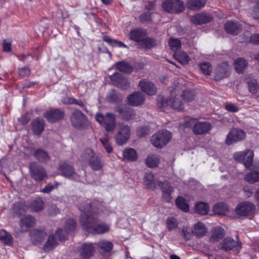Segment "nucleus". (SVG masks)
I'll return each mask as SVG.
<instances>
[{"label":"nucleus","instance_id":"obj_1","mask_svg":"<svg viewBox=\"0 0 259 259\" xmlns=\"http://www.w3.org/2000/svg\"><path fill=\"white\" fill-rule=\"evenodd\" d=\"M101 207L102 204L96 201L84 200L79 204L78 208L82 212L79 220L83 229L93 234H103L109 231L107 225L98 224L99 210Z\"/></svg>","mask_w":259,"mask_h":259},{"label":"nucleus","instance_id":"obj_2","mask_svg":"<svg viewBox=\"0 0 259 259\" xmlns=\"http://www.w3.org/2000/svg\"><path fill=\"white\" fill-rule=\"evenodd\" d=\"M97 121L104 127L107 132H113L116 127V118L115 115L107 112L105 115L101 113H97L95 116Z\"/></svg>","mask_w":259,"mask_h":259},{"label":"nucleus","instance_id":"obj_3","mask_svg":"<svg viewBox=\"0 0 259 259\" xmlns=\"http://www.w3.org/2000/svg\"><path fill=\"white\" fill-rule=\"evenodd\" d=\"M157 105L158 107L164 112H165L169 108L180 111L184 107V104L177 98H160Z\"/></svg>","mask_w":259,"mask_h":259},{"label":"nucleus","instance_id":"obj_4","mask_svg":"<svg viewBox=\"0 0 259 259\" xmlns=\"http://www.w3.org/2000/svg\"><path fill=\"white\" fill-rule=\"evenodd\" d=\"M171 135L167 130H162L153 135L151 139L152 144L156 148H162L170 140Z\"/></svg>","mask_w":259,"mask_h":259},{"label":"nucleus","instance_id":"obj_5","mask_svg":"<svg viewBox=\"0 0 259 259\" xmlns=\"http://www.w3.org/2000/svg\"><path fill=\"white\" fill-rule=\"evenodd\" d=\"M29 170L31 178L35 182H41L48 178V174L44 167L36 162L30 163Z\"/></svg>","mask_w":259,"mask_h":259},{"label":"nucleus","instance_id":"obj_6","mask_svg":"<svg viewBox=\"0 0 259 259\" xmlns=\"http://www.w3.org/2000/svg\"><path fill=\"white\" fill-rule=\"evenodd\" d=\"M70 120L73 126L77 129H85L89 125L87 116L79 110L74 111L71 113Z\"/></svg>","mask_w":259,"mask_h":259},{"label":"nucleus","instance_id":"obj_7","mask_svg":"<svg viewBox=\"0 0 259 259\" xmlns=\"http://www.w3.org/2000/svg\"><path fill=\"white\" fill-rule=\"evenodd\" d=\"M164 11L171 13H178L184 10L183 3L180 0H165L162 5Z\"/></svg>","mask_w":259,"mask_h":259},{"label":"nucleus","instance_id":"obj_8","mask_svg":"<svg viewBox=\"0 0 259 259\" xmlns=\"http://www.w3.org/2000/svg\"><path fill=\"white\" fill-rule=\"evenodd\" d=\"M253 155V152L250 149H248L245 151L234 153L233 157L236 161L243 163L245 167H249L252 163Z\"/></svg>","mask_w":259,"mask_h":259},{"label":"nucleus","instance_id":"obj_9","mask_svg":"<svg viewBox=\"0 0 259 259\" xmlns=\"http://www.w3.org/2000/svg\"><path fill=\"white\" fill-rule=\"evenodd\" d=\"M114 111L118 114L121 119L130 121L136 119V111L132 108L125 106H117Z\"/></svg>","mask_w":259,"mask_h":259},{"label":"nucleus","instance_id":"obj_10","mask_svg":"<svg viewBox=\"0 0 259 259\" xmlns=\"http://www.w3.org/2000/svg\"><path fill=\"white\" fill-rule=\"evenodd\" d=\"M255 210V206L250 202H244L237 205L235 213L240 217H246L252 214Z\"/></svg>","mask_w":259,"mask_h":259},{"label":"nucleus","instance_id":"obj_11","mask_svg":"<svg viewBox=\"0 0 259 259\" xmlns=\"http://www.w3.org/2000/svg\"><path fill=\"white\" fill-rule=\"evenodd\" d=\"M246 134L242 130L237 128H232L227 135L226 143L229 145L244 139Z\"/></svg>","mask_w":259,"mask_h":259},{"label":"nucleus","instance_id":"obj_12","mask_svg":"<svg viewBox=\"0 0 259 259\" xmlns=\"http://www.w3.org/2000/svg\"><path fill=\"white\" fill-rule=\"evenodd\" d=\"M64 115V111L60 109H51L44 114V117L50 122H56L62 119Z\"/></svg>","mask_w":259,"mask_h":259},{"label":"nucleus","instance_id":"obj_13","mask_svg":"<svg viewBox=\"0 0 259 259\" xmlns=\"http://www.w3.org/2000/svg\"><path fill=\"white\" fill-rule=\"evenodd\" d=\"M158 186L162 192V198L166 202H170L172 199L171 193L174 191V188L167 181L158 182Z\"/></svg>","mask_w":259,"mask_h":259},{"label":"nucleus","instance_id":"obj_14","mask_svg":"<svg viewBox=\"0 0 259 259\" xmlns=\"http://www.w3.org/2000/svg\"><path fill=\"white\" fill-rule=\"evenodd\" d=\"M234 248L239 250L241 248V243L239 241L236 242L230 237H226L220 243V248L223 250L228 251Z\"/></svg>","mask_w":259,"mask_h":259},{"label":"nucleus","instance_id":"obj_15","mask_svg":"<svg viewBox=\"0 0 259 259\" xmlns=\"http://www.w3.org/2000/svg\"><path fill=\"white\" fill-rule=\"evenodd\" d=\"M130 135V127L126 125H121L115 137L116 143L118 145L124 144L128 139Z\"/></svg>","mask_w":259,"mask_h":259},{"label":"nucleus","instance_id":"obj_16","mask_svg":"<svg viewBox=\"0 0 259 259\" xmlns=\"http://www.w3.org/2000/svg\"><path fill=\"white\" fill-rule=\"evenodd\" d=\"M113 83L118 88L126 89L129 87V82L126 78L118 72H115L109 77Z\"/></svg>","mask_w":259,"mask_h":259},{"label":"nucleus","instance_id":"obj_17","mask_svg":"<svg viewBox=\"0 0 259 259\" xmlns=\"http://www.w3.org/2000/svg\"><path fill=\"white\" fill-rule=\"evenodd\" d=\"M230 67L227 63H223L218 66L215 71L214 79L219 81L229 75Z\"/></svg>","mask_w":259,"mask_h":259},{"label":"nucleus","instance_id":"obj_18","mask_svg":"<svg viewBox=\"0 0 259 259\" xmlns=\"http://www.w3.org/2000/svg\"><path fill=\"white\" fill-rule=\"evenodd\" d=\"M98 250L100 253L103 256L108 257L111 254L113 248V244L106 240H101L97 244Z\"/></svg>","mask_w":259,"mask_h":259},{"label":"nucleus","instance_id":"obj_19","mask_svg":"<svg viewBox=\"0 0 259 259\" xmlns=\"http://www.w3.org/2000/svg\"><path fill=\"white\" fill-rule=\"evenodd\" d=\"M31 130L35 135L39 136L45 127V121L42 118L36 117L31 122Z\"/></svg>","mask_w":259,"mask_h":259},{"label":"nucleus","instance_id":"obj_20","mask_svg":"<svg viewBox=\"0 0 259 259\" xmlns=\"http://www.w3.org/2000/svg\"><path fill=\"white\" fill-rule=\"evenodd\" d=\"M47 235L46 232L43 230H32L30 232V240L32 244L36 245L42 242Z\"/></svg>","mask_w":259,"mask_h":259},{"label":"nucleus","instance_id":"obj_21","mask_svg":"<svg viewBox=\"0 0 259 259\" xmlns=\"http://www.w3.org/2000/svg\"><path fill=\"white\" fill-rule=\"evenodd\" d=\"M139 85L140 89L148 95H154L157 92V89L154 84L145 79L140 80Z\"/></svg>","mask_w":259,"mask_h":259},{"label":"nucleus","instance_id":"obj_22","mask_svg":"<svg viewBox=\"0 0 259 259\" xmlns=\"http://www.w3.org/2000/svg\"><path fill=\"white\" fill-rule=\"evenodd\" d=\"M35 223V219L31 215L23 217L20 221L21 232H27L29 228L33 227Z\"/></svg>","mask_w":259,"mask_h":259},{"label":"nucleus","instance_id":"obj_23","mask_svg":"<svg viewBox=\"0 0 259 259\" xmlns=\"http://www.w3.org/2000/svg\"><path fill=\"white\" fill-rule=\"evenodd\" d=\"M128 104L133 106H138L143 104L145 99L141 92H135L127 98Z\"/></svg>","mask_w":259,"mask_h":259},{"label":"nucleus","instance_id":"obj_24","mask_svg":"<svg viewBox=\"0 0 259 259\" xmlns=\"http://www.w3.org/2000/svg\"><path fill=\"white\" fill-rule=\"evenodd\" d=\"M211 128V125L208 122H198L193 126V131L196 135L207 133Z\"/></svg>","mask_w":259,"mask_h":259},{"label":"nucleus","instance_id":"obj_25","mask_svg":"<svg viewBox=\"0 0 259 259\" xmlns=\"http://www.w3.org/2000/svg\"><path fill=\"white\" fill-rule=\"evenodd\" d=\"M225 29L228 33L236 35L241 30L242 27L238 22L231 21L225 24Z\"/></svg>","mask_w":259,"mask_h":259},{"label":"nucleus","instance_id":"obj_26","mask_svg":"<svg viewBox=\"0 0 259 259\" xmlns=\"http://www.w3.org/2000/svg\"><path fill=\"white\" fill-rule=\"evenodd\" d=\"M95 247L91 243L83 244L80 249V254L84 259L89 258L93 255Z\"/></svg>","mask_w":259,"mask_h":259},{"label":"nucleus","instance_id":"obj_27","mask_svg":"<svg viewBox=\"0 0 259 259\" xmlns=\"http://www.w3.org/2000/svg\"><path fill=\"white\" fill-rule=\"evenodd\" d=\"M59 170L61 175L70 178L75 175V172L73 167L66 163L61 164L59 167Z\"/></svg>","mask_w":259,"mask_h":259},{"label":"nucleus","instance_id":"obj_28","mask_svg":"<svg viewBox=\"0 0 259 259\" xmlns=\"http://www.w3.org/2000/svg\"><path fill=\"white\" fill-rule=\"evenodd\" d=\"M130 38L136 41H142L146 37L145 31L139 28H137L131 31L129 34Z\"/></svg>","mask_w":259,"mask_h":259},{"label":"nucleus","instance_id":"obj_29","mask_svg":"<svg viewBox=\"0 0 259 259\" xmlns=\"http://www.w3.org/2000/svg\"><path fill=\"white\" fill-rule=\"evenodd\" d=\"M211 17L203 14L194 15L191 17V21L195 24L200 25L210 22Z\"/></svg>","mask_w":259,"mask_h":259},{"label":"nucleus","instance_id":"obj_30","mask_svg":"<svg viewBox=\"0 0 259 259\" xmlns=\"http://www.w3.org/2000/svg\"><path fill=\"white\" fill-rule=\"evenodd\" d=\"M225 235V232L222 228L220 227H215L211 231L210 241L211 242L218 241L220 239L223 238Z\"/></svg>","mask_w":259,"mask_h":259},{"label":"nucleus","instance_id":"obj_31","mask_svg":"<svg viewBox=\"0 0 259 259\" xmlns=\"http://www.w3.org/2000/svg\"><path fill=\"white\" fill-rule=\"evenodd\" d=\"M33 156L36 159L41 163H47L50 160V157L47 152L42 149L35 150Z\"/></svg>","mask_w":259,"mask_h":259},{"label":"nucleus","instance_id":"obj_32","mask_svg":"<svg viewBox=\"0 0 259 259\" xmlns=\"http://www.w3.org/2000/svg\"><path fill=\"white\" fill-rule=\"evenodd\" d=\"M192 233L197 237H201L205 235L206 232V229L205 225L199 222L195 224L192 230Z\"/></svg>","mask_w":259,"mask_h":259},{"label":"nucleus","instance_id":"obj_33","mask_svg":"<svg viewBox=\"0 0 259 259\" xmlns=\"http://www.w3.org/2000/svg\"><path fill=\"white\" fill-rule=\"evenodd\" d=\"M206 0H188L187 7L191 10H197L203 8Z\"/></svg>","mask_w":259,"mask_h":259},{"label":"nucleus","instance_id":"obj_34","mask_svg":"<svg viewBox=\"0 0 259 259\" xmlns=\"http://www.w3.org/2000/svg\"><path fill=\"white\" fill-rule=\"evenodd\" d=\"M44 206V202L40 198H37L32 201L29 204V207L31 211L38 212L41 211Z\"/></svg>","mask_w":259,"mask_h":259},{"label":"nucleus","instance_id":"obj_35","mask_svg":"<svg viewBox=\"0 0 259 259\" xmlns=\"http://www.w3.org/2000/svg\"><path fill=\"white\" fill-rule=\"evenodd\" d=\"M115 66L117 70L126 73H130L133 70V67L124 61L117 62Z\"/></svg>","mask_w":259,"mask_h":259},{"label":"nucleus","instance_id":"obj_36","mask_svg":"<svg viewBox=\"0 0 259 259\" xmlns=\"http://www.w3.org/2000/svg\"><path fill=\"white\" fill-rule=\"evenodd\" d=\"M91 168L94 170H99L102 168L103 163L101 161V157L99 155L96 156L89 162Z\"/></svg>","mask_w":259,"mask_h":259},{"label":"nucleus","instance_id":"obj_37","mask_svg":"<svg viewBox=\"0 0 259 259\" xmlns=\"http://www.w3.org/2000/svg\"><path fill=\"white\" fill-rule=\"evenodd\" d=\"M57 244V240L54 235H50L44 246V249L45 251H50L53 250Z\"/></svg>","mask_w":259,"mask_h":259},{"label":"nucleus","instance_id":"obj_38","mask_svg":"<svg viewBox=\"0 0 259 259\" xmlns=\"http://www.w3.org/2000/svg\"><path fill=\"white\" fill-rule=\"evenodd\" d=\"M175 58L180 63L186 64L190 61V58L187 53L182 51H177L174 54Z\"/></svg>","mask_w":259,"mask_h":259},{"label":"nucleus","instance_id":"obj_39","mask_svg":"<svg viewBox=\"0 0 259 259\" xmlns=\"http://www.w3.org/2000/svg\"><path fill=\"white\" fill-rule=\"evenodd\" d=\"M209 206L208 204L205 202H199L195 207V210L196 212L202 215H205L208 212Z\"/></svg>","mask_w":259,"mask_h":259},{"label":"nucleus","instance_id":"obj_40","mask_svg":"<svg viewBox=\"0 0 259 259\" xmlns=\"http://www.w3.org/2000/svg\"><path fill=\"white\" fill-rule=\"evenodd\" d=\"M248 63L244 58H239L236 60L234 66L236 71L238 73L242 72L247 66Z\"/></svg>","mask_w":259,"mask_h":259},{"label":"nucleus","instance_id":"obj_41","mask_svg":"<svg viewBox=\"0 0 259 259\" xmlns=\"http://www.w3.org/2000/svg\"><path fill=\"white\" fill-rule=\"evenodd\" d=\"M123 157L125 159L135 161L137 159L138 155L135 149L130 148L123 151Z\"/></svg>","mask_w":259,"mask_h":259},{"label":"nucleus","instance_id":"obj_42","mask_svg":"<svg viewBox=\"0 0 259 259\" xmlns=\"http://www.w3.org/2000/svg\"><path fill=\"white\" fill-rule=\"evenodd\" d=\"M0 240L4 243L8 245H12L13 242L12 235L4 230H0Z\"/></svg>","mask_w":259,"mask_h":259},{"label":"nucleus","instance_id":"obj_43","mask_svg":"<svg viewBox=\"0 0 259 259\" xmlns=\"http://www.w3.org/2000/svg\"><path fill=\"white\" fill-rule=\"evenodd\" d=\"M244 180L251 184L259 182V171H252L247 173L244 176Z\"/></svg>","mask_w":259,"mask_h":259},{"label":"nucleus","instance_id":"obj_44","mask_svg":"<svg viewBox=\"0 0 259 259\" xmlns=\"http://www.w3.org/2000/svg\"><path fill=\"white\" fill-rule=\"evenodd\" d=\"M215 214L219 215H225L228 211V206L226 204L221 203L215 205L213 208Z\"/></svg>","mask_w":259,"mask_h":259},{"label":"nucleus","instance_id":"obj_45","mask_svg":"<svg viewBox=\"0 0 259 259\" xmlns=\"http://www.w3.org/2000/svg\"><path fill=\"white\" fill-rule=\"evenodd\" d=\"M181 97L184 102L189 103L192 102L195 99V95L192 91L186 90L182 92Z\"/></svg>","mask_w":259,"mask_h":259},{"label":"nucleus","instance_id":"obj_46","mask_svg":"<svg viewBox=\"0 0 259 259\" xmlns=\"http://www.w3.org/2000/svg\"><path fill=\"white\" fill-rule=\"evenodd\" d=\"M95 152L90 148H86L82 152L81 158L82 161L89 162L95 156Z\"/></svg>","mask_w":259,"mask_h":259},{"label":"nucleus","instance_id":"obj_47","mask_svg":"<svg viewBox=\"0 0 259 259\" xmlns=\"http://www.w3.org/2000/svg\"><path fill=\"white\" fill-rule=\"evenodd\" d=\"M176 204L178 207L183 211L188 212L189 210V205L183 197L179 196L176 200Z\"/></svg>","mask_w":259,"mask_h":259},{"label":"nucleus","instance_id":"obj_48","mask_svg":"<svg viewBox=\"0 0 259 259\" xmlns=\"http://www.w3.org/2000/svg\"><path fill=\"white\" fill-rule=\"evenodd\" d=\"M103 40L112 47H118L119 48H127V47L126 45L124 44L121 41H119L115 39H113L109 37L108 36H105L103 37Z\"/></svg>","mask_w":259,"mask_h":259},{"label":"nucleus","instance_id":"obj_49","mask_svg":"<svg viewBox=\"0 0 259 259\" xmlns=\"http://www.w3.org/2000/svg\"><path fill=\"white\" fill-rule=\"evenodd\" d=\"M159 161V157L157 156L154 155L148 156L145 160L147 166L149 167H154L157 166Z\"/></svg>","mask_w":259,"mask_h":259},{"label":"nucleus","instance_id":"obj_50","mask_svg":"<svg viewBox=\"0 0 259 259\" xmlns=\"http://www.w3.org/2000/svg\"><path fill=\"white\" fill-rule=\"evenodd\" d=\"M145 183L149 188L154 189L156 188V185L154 181V176L152 173H146L144 176Z\"/></svg>","mask_w":259,"mask_h":259},{"label":"nucleus","instance_id":"obj_51","mask_svg":"<svg viewBox=\"0 0 259 259\" xmlns=\"http://www.w3.org/2000/svg\"><path fill=\"white\" fill-rule=\"evenodd\" d=\"M107 100L110 102H118L122 100L121 94L114 90L112 91L107 96Z\"/></svg>","mask_w":259,"mask_h":259},{"label":"nucleus","instance_id":"obj_52","mask_svg":"<svg viewBox=\"0 0 259 259\" xmlns=\"http://www.w3.org/2000/svg\"><path fill=\"white\" fill-rule=\"evenodd\" d=\"M247 84L249 91L251 94H255L259 91V84L256 79H250Z\"/></svg>","mask_w":259,"mask_h":259},{"label":"nucleus","instance_id":"obj_53","mask_svg":"<svg viewBox=\"0 0 259 259\" xmlns=\"http://www.w3.org/2000/svg\"><path fill=\"white\" fill-rule=\"evenodd\" d=\"M166 227L169 231H171L177 228L178 223L177 219L174 217H168L166 221Z\"/></svg>","mask_w":259,"mask_h":259},{"label":"nucleus","instance_id":"obj_54","mask_svg":"<svg viewBox=\"0 0 259 259\" xmlns=\"http://www.w3.org/2000/svg\"><path fill=\"white\" fill-rule=\"evenodd\" d=\"M76 227V223L73 219H68L65 224L64 227V231L67 234L73 232Z\"/></svg>","mask_w":259,"mask_h":259},{"label":"nucleus","instance_id":"obj_55","mask_svg":"<svg viewBox=\"0 0 259 259\" xmlns=\"http://www.w3.org/2000/svg\"><path fill=\"white\" fill-rule=\"evenodd\" d=\"M168 44L170 48L174 51H176L181 47L180 40L176 38H170L169 40Z\"/></svg>","mask_w":259,"mask_h":259},{"label":"nucleus","instance_id":"obj_56","mask_svg":"<svg viewBox=\"0 0 259 259\" xmlns=\"http://www.w3.org/2000/svg\"><path fill=\"white\" fill-rule=\"evenodd\" d=\"M152 12H144L139 16V20L142 23H150L152 22L151 14Z\"/></svg>","mask_w":259,"mask_h":259},{"label":"nucleus","instance_id":"obj_57","mask_svg":"<svg viewBox=\"0 0 259 259\" xmlns=\"http://www.w3.org/2000/svg\"><path fill=\"white\" fill-rule=\"evenodd\" d=\"M200 68L204 74L209 75L212 71V67L209 63L200 64Z\"/></svg>","mask_w":259,"mask_h":259},{"label":"nucleus","instance_id":"obj_58","mask_svg":"<svg viewBox=\"0 0 259 259\" xmlns=\"http://www.w3.org/2000/svg\"><path fill=\"white\" fill-rule=\"evenodd\" d=\"M100 141L102 143L103 147L104 148L107 153H110L112 152V147L110 142L108 139H100Z\"/></svg>","mask_w":259,"mask_h":259},{"label":"nucleus","instance_id":"obj_59","mask_svg":"<svg viewBox=\"0 0 259 259\" xmlns=\"http://www.w3.org/2000/svg\"><path fill=\"white\" fill-rule=\"evenodd\" d=\"M142 41H143L144 47L146 49H150L156 44V41L152 38H145V37L144 39Z\"/></svg>","mask_w":259,"mask_h":259},{"label":"nucleus","instance_id":"obj_60","mask_svg":"<svg viewBox=\"0 0 259 259\" xmlns=\"http://www.w3.org/2000/svg\"><path fill=\"white\" fill-rule=\"evenodd\" d=\"M56 185L54 186L51 183H49L42 190H40V192L44 193H49L53 190L55 188H56L58 186V183L56 182H55Z\"/></svg>","mask_w":259,"mask_h":259},{"label":"nucleus","instance_id":"obj_61","mask_svg":"<svg viewBox=\"0 0 259 259\" xmlns=\"http://www.w3.org/2000/svg\"><path fill=\"white\" fill-rule=\"evenodd\" d=\"M48 211L50 215H56L60 213V209L55 204H52L48 208Z\"/></svg>","mask_w":259,"mask_h":259},{"label":"nucleus","instance_id":"obj_62","mask_svg":"<svg viewBox=\"0 0 259 259\" xmlns=\"http://www.w3.org/2000/svg\"><path fill=\"white\" fill-rule=\"evenodd\" d=\"M19 75L22 77H25L30 75V70L28 68L23 67L19 69Z\"/></svg>","mask_w":259,"mask_h":259},{"label":"nucleus","instance_id":"obj_63","mask_svg":"<svg viewBox=\"0 0 259 259\" xmlns=\"http://www.w3.org/2000/svg\"><path fill=\"white\" fill-rule=\"evenodd\" d=\"M55 238L58 239L60 241L65 240L66 239V235L63 233V230H58L54 235Z\"/></svg>","mask_w":259,"mask_h":259},{"label":"nucleus","instance_id":"obj_64","mask_svg":"<svg viewBox=\"0 0 259 259\" xmlns=\"http://www.w3.org/2000/svg\"><path fill=\"white\" fill-rule=\"evenodd\" d=\"M251 14L255 19H259V1L257 2L255 7L252 9Z\"/></svg>","mask_w":259,"mask_h":259}]
</instances>
